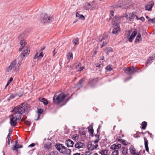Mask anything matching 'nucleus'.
I'll return each instance as SVG.
<instances>
[{"mask_svg": "<svg viewBox=\"0 0 155 155\" xmlns=\"http://www.w3.org/2000/svg\"><path fill=\"white\" fill-rule=\"evenodd\" d=\"M35 145V144L34 143H32L29 146V147H34Z\"/></svg>", "mask_w": 155, "mask_h": 155, "instance_id": "53", "label": "nucleus"}, {"mask_svg": "<svg viewBox=\"0 0 155 155\" xmlns=\"http://www.w3.org/2000/svg\"><path fill=\"white\" fill-rule=\"evenodd\" d=\"M50 147V144L49 143H45L44 145V147L45 148L48 149Z\"/></svg>", "mask_w": 155, "mask_h": 155, "instance_id": "37", "label": "nucleus"}, {"mask_svg": "<svg viewBox=\"0 0 155 155\" xmlns=\"http://www.w3.org/2000/svg\"><path fill=\"white\" fill-rule=\"evenodd\" d=\"M119 26V24L117 23L115 25H114L113 27V31H112L113 34H116L119 31H120Z\"/></svg>", "mask_w": 155, "mask_h": 155, "instance_id": "10", "label": "nucleus"}, {"mask_svg": "<svg viewBox=\"0 0 155 155\" xmlns=\"http://www.w3.org/2000/svg\"><path fill=\"white\" fill-rule=\"evenodd\" d=\"M24 36V34L22 35H20L18 37V38L19 40H20L21 38V37Z\"/></svg>", "mask_w": 155, "mask_h": 155, "instance_id": "55", "label": "nucleus"}, {"mask_svg": "<svg viewBox=\"0 0 155 155\" xmlns=\"http://www.w3.org/2000/svg\"><path fill=\"white\" fill-rule=\"evenodd\" d=\"M81 134L82 135H85L86 134L85 132L84 131H83L81 132Z\"/></svg>", "mask_w": 155, "mask_h": 155, "instance_id": "59", "label": "nucleus"}, {"mask_svg": "<svg viewBox=\"0 0 155 155\" xmlns=\"http://www.w3.org/2000/svg\"><path fill=\"white\" fill-rule=\"evenodd\" d=\"M84 146V143L80 142H78L76 143L74 145L75 147L78 149L83 148Z\"/></svg>", "mask_w": 155, "mask_h": 155, "instance_id": "18", "label": "nucleus"}, {"mask_svg": "<svg viewBox=\"0 0 155 155\" xmlns=\"http://www.w3.org/2000/svg\"><path fill=\"white\" fill-rule=\"evenodd\" d=\"M99 142V139L96 140L93 142L94 143H97Z\"/></svg>", "mask_w": 155, "mask_h": 155, "instance_id": "61", "label": "nucleus"}, {"mask_svg": "<svg viewBox=\"0 0 155 155\" xmlns=\"http://www.w3.org/2000/svg\"><path fill=\"white\" fill-rule=\"evenodd\" d=\"M30 52V50L28 48H26V49H25L23 51V52L21 53L20 55V57L22 58L23 57H26L29 54Z\"/></svg>", "mask_w": 155, "mask_h": 155, "instance_id": "14", "label": "nucleus"}, {"mask_svg": "<svg viewBox=\"0 0 155 155\" xmlns=\"http://www.w3.org/2000/svg\"><path fill=\"white\" fill-rule=\"evenodd\" d=\"M105 51L107 54H108V52H111L113 51V49L110 47H107L105 50Z\"/></svg>", "mask_w": 155, "mask_h": 155, "instance_id": "30", "label": "nucleus"}, {"mask_svg": "<svg viewBox=\"0 0 155 155\" xmlns=\"http://www.w3.org/2000/svg\"><path fill=\"white\" fill-rule=\"evenodd\" d=\"M43 112V109H38V115L35 116L37 118L35 119V120H38L39 119L41 114H42Z\"/></svg>", "mask_w": 155, "mask_h": 155, "instance_id": "20", "label": "nucleus"}, {"mask_svg": "<svg viewBox=\"0 0 155 155\" xmlns=\"http://www.w3.org/2000/svg\"><path fill=\"white\" fill-rule=\"evenodd\" d=\"M26 42L25 40H21L20 42V44L21 45V47L19 49V51H21L22 49L25 47Z\"/></svg>", "mask_w": 155, "mask_h": 155, "instance_id": "19", "label": "nucleus"}, {"mask_svg": "<svg viewBox=\"0 0 155 155\" xmlns=\"http://www.w3.org/2000/svg\"><path fill=\"white\" fill-rule=\"evenodd\" d=\"M84 79L82 78L81 79L77 84V86L78 87H81L83 84L84 81Z\"/></svg>", "mask_w": 155, "mask_h": 155, "instance_id": "23", "label": "nucleus"}, {"mask_svg": "<svg viewBox=\"0 0 155 155\" xmlns=\"http://www.w3.org/2000/svg\"><path fill=\"white\" fill-rule=\"evenodd\" d=\"M104 59H101V61L100 62L99 64L102 63V65H103V63L104 62H105V61H104Z\"/></svg>", "mask_w": 155, "mask_h": 155, "instance_id": "46", "label": "nucleus"}, {"mask_svg": "<svg viewBox=\"0 0 155 155\" xmlns=\"http://www.w3.org/2000/svg\"><path fill=\"white\" fill-rule=\"evenodd\" d=\"M121 143L125 145H127L128 144L127 142L126 141L124 140H123Z\"/></svg>", "mask_w": 155, "mask_h": 155, "instance_id": "43", "label": "nucleus"}, {"mask_svg": "<svg viewBox=\"0 0 155 155\" xmlns=\"http://www.w3.org/2000/svg\"><path fill=\"white\" fill-rule=\"evenodd\" d=\"M93 4L91 5V10H94L95 9H97L98 6L97 3H96L94 1Z\"/></svg>", "mask_w": 155, "mask_h": 155, "instance_id": "27", "label": "nucleus"}, {"mask_svg": "<svg viewBox=\"0 0 155 155\" xmlns=\"http://www.w3.org/2000/svg\"><path fill=\"white\" fill-rule=\"evenodd\" d=\"M73 54L72 52H69L67 54V58H72Z\"/></svg>", "mask_w": 155, "mask_h": 155, "instance_id": "35", "label": "nucleus"}, {"mask_svg": "<svg viewBox=\"0 0 155 155\" xmlns=\"http://www.w3.org/2000/svg\"><path fill=\"white\" fill-rule=\"evenodd\" d=\"M122 153L124 155H126L127 153V149L124 147H122Z\"/></svg>", "mask_w": 155, "mask_h": 155, "instance_id": "34", "label": "nucleus"}, {"mask_svg": "<svg viewBox=\"0 0 155 155\" xmlns=\"http://www.w3.org/2000/svg\"><path fill=\"white\" fill-rule=\"evenodd\" d=\"M129 150L130 153L132 155H140V151L139 152H136V149L132 145H131V147H130Z\"/></svg>", "mask_w": 155, "mask_h": 155, "instance_id": "9", "label": "nucleus"}, {"mask_svg": "<svg viewBox=\"0 0 155 155\" xmlns=\"http://www.w3.org/2000/svg\"><path fill=\"white\" fill-rule=\"evenodd\" d=\"M121 145L120 144H118L117 145L116 144H114L112 145L110 147V148L112 150H116V149H118L121 148Z\"/></svg>", "mask_w": 155, "mask_h": 155, "instance_id": "21", "label": "nucleus"}, {"mask_svg": "<svg viewBox=\"0 0 155 155\" xmlns=\"http://www.w3.org/2000/svg\"><path fill=\"white\" fill-rule=\"evenodd\" d=\"M97 147V144H95V145H94L92 143V142H89L88 143L87 148L89 150L92 151L96 148Z\"/></svg>", "mask_w": 155, "mask_h": 155, "instance_id": "12", "label": "nucleus"}, {"mask_svg": "<svg viewBox=\"0 0 155 155\" xmlns=\"http://www.w3.org/2000/svg\"><path fill=\"white\" fill-rule=\"evenodd\" d=\"M154 4V3L153 1H151L150 2L148 3L147 5H145V10L148 11H151Z\"/></svg>", "mask_w": 155, "mask_h": 155, "instance_id": "8", "label": "nucleus"}, {"mask_svg": "<svg viewBox=\"0 0 155 155\" xmlns=\"http://www.w3.org/2000/svg\"><path fill=\"white\" fill-rule=\"evenodd\" d=\"M137 34V31H134L131 34L130 36L128 38V40L130 42H132L135 37Z\"/></svg>", "mask_w": 155, "mask_h": 155, "instance_id": "16", "label": "nucleus"}, {"mask_svg": "<svg viewBox=\"0 0 155 155\" xmlns=\"http://www.w3.org/2000/svg\"><path fill=\"white\" fill-rule=\"evenodd\" d=\"M17 145H15V146H14V147L13 148V150H17V151L18 152V150H17L18 148L17 146Z\"/></svg>", "mask_w": 155, "mask_h": 155, "instance_id": "47", "label": "nucleus"}, {"mask_svg": "<svg viewBox=\"0 0 155 155\" xmlns=\"http://www.w3.org/2000/svg\"><path fill=\"white\" fill-rule=\"evenodd\" d=\"M12 80L13 78H11L8 81L10 83L12 81Z\"/></svg>", "mask_w": 155, "mask_h": 155, "instance_id": "64", "label": "nucleus"}, {"mask_svg": "<svg viewBox=\"0 0 155 155\" xmlns=\"http://www.w3.org/2000/svg\"><path fill=\"white\" fill-rule=\"evenodd\" d=\"M97 81V79H91L89 80L88 84L91 87H92L95 85Z\"/></svg>", "mask_w": 155, "mask_h": 155, "instance_id": "13", "label": "nucleus"}, {"mask_svg": "<svg viewBox=\"0 0 155 155\" xmlns=\"http://www.w3.org/2000/svg\"><path fill=\"white\" fill-rule=\"evenodd\" d=\"M39 101L43 103L45 105H46L48 104V102L47 100L44 98L40 97L39 98Z\"/></svg>", "mask_w": 155, "mask_h": 155, "instance_id": "24", "label": "nucleus"}, {"mask_svg": "<svg viewBox=\"0 0 155 155\" xmlns=\"http://www.w3.org/2000/svg\"><path fill=\"white\" fill-rule=\"evenodd\" d=\"M149 22L151 21L152 23H153L155 22V17L152 18L148 20Z\"/></svg>", "mask_w": 155, "mask_h": 155, "instance_id": "38", "label": "nucleus"}, {"mask_svg": "<svg viewBox=\"0 0 155 155\" xmlns=\"http://www.w3.org/2000/svg\"><path fill=\"white\" fill-rule=\"evenodd\" d=\"M106 69L107 71H110L112 69L110 66H108L106 67Z\"/></svg>", "mask_w": 155, "mask_h": 155, "instance_id": "44", "label": "nucleus"}, {"mask_svg": "<svg viewBox=\"0 0 155 155\" xmlns=\"http://www.w3.org/2000/svg\"><path fill=\"white\" fill-rule=\"evenodd\" d=\"M144 145L146 151L148 152L149 151V148L148 146V141L146 140V139L144 138Z\"/></svg>", "mask_w": 155, "mask_h": 155, "instance_id": "25", "label": "nucleus"}, {"mask_svg": "<svg viewBox=\"0 0 155 155\" xmlns=\"http://www.w3.org/2000/svg\"><path fill=\"white\" fill-rule=\"evenodd\" d=\"M107 38V36L106 35L103 36L101 39L100 40V41L101 42L103 40H106Z\"/></svg>", "mask_w": 155, "mask_h": 155, "instance_id": "40", "label": "nucleus"}, {"mask_svg": "<svg viewBox=\"0 0 155 155\" xmlns=\"http://www.w3.org/2000/svg\"><path fill=\"white\" fill-rule=\"evenodd\" d=\"M25 124L27 125L30 126L31 124V123L30 121H25Z\"/></svg>", "mask_w": 155, "mask_h": 155, "instance_id": "45", "label": "nucleus"}, {"mask_svg": "<svg viewBox=\"0 0 155 155\" xmlns=\"http://www.w3.org/2000/svg\"><path fill=\"white\" fill-rule=\"evenodd\" d=\"M107 44V42L105 41H103L102 45H101V48H102L103 47L105 46Z\"/></svg>", "mask_w": 155, "mask_h": 155, "instance_id": "41", "label": "nucleus"}, {"mask_svg": "<svg viewBox=\"0 0 155 155\" xmlns=\"http://www.w3.org/2000/svg\"><path fill=\"white\" fill-rule=\"evenodd\" d=\"M140 20H141L142 21H144L145 20V18L143 17H141L140 18Z\"/></svg>", "mask_w": 155, "mask_h": 155, "instance_id": "50", "label": "nucleus"}, {"mask_svg": "<svg viewBox=\"0 0 155 155\" xmlns=\"http://www.w3.org/2000/svg\"><path fill=\"white\" fill-rule=\"evenodd\" d=\"M155 57V54H153L152 56H150L148 58H153Z\"/></svg>", "mask_w": 155, "mask_h": 155, "instance_id": "63", "label": "nucleus"}, {"mask_svg": "<svg viewBox=\"0 0 155 155\" xmlns=\"http://www.w3.org/2000/svg\"><path fill=\"white\" fill-rule=\"evenodd\" d=\"M125 72L129 75L132 74L134 73L137 72V70L134 67H131L128 68H125L124 70Z\"/></svg>", "mask_w": 155, "mask_h": 155, "instance_id": "5", "label": "nucleus"}, {"mask_svg": "<svg viewBox=\"0 0 155 155\" xmlns=\"http://www.w3.org/2000/svg\"><path fill=\"white\" fill-rule=\"evenodd\" d=\"M108 151L107 150H100L99 151V153H101V155H106L107 154Z\"/></svg>", "mask_w": 155, "mask_h": 155, "instance_id": "28", "label": "nucleus"}, {"mask_svg": "<svg viewBox=\"0 0 155 155\" xmlns=\"http://www.w3.org/2000/svg\"><path fill=\"white\" fill-rule=\"evenodd\" d=\"M74 142L70 139H68L65 141V144L68 147H73Z\"/></svg>", "mask_w": 155, "mask_h": 155, "instance_id": "15", "label": "nucleus"}, {"mask_svg": "<svg viewBox=\"0 0 155 155\" xmlns=\"http://www.w3.org/2000/svg\"><path fill=\"white\" fill-rule=\"evenodd\" d=\"M17 146V147H18V148H22V146L21 145L18 144Z\"/></svg>", "mask_w": 155, "mask_h": 155, "instance_id": "62", "label": "nucleus"}, {"mask_svg": "<svg viewBox=\"0 0 155 155\" xmlns=\"http://www.w3.org/2000/svg\"><path fill=\"white\" fill-rule=\"evenodd\" d=\"M79 39L78 38H76L74 39L73 40V44L74 45H78L79 44Z\"/></svg>", "mask_w": 155, "mask_h": 155, "instance_id": "31", "label": "nucleus"}, {"mask_svg": "<svg viewBox=\"0 0 155 155\" xmlns=\"http://www.w3.org/2000/svg\"><path fill=\"white\" fill-rule=\"evenodd\" d=\"M29 109L30 105L29 104L22 103L19 106L15 107L11 112L13 113V115H15L18 120H20L21 118L22 114L27 112Z\"/></svg>", "mask_w": 155, "mask_h": 155, "instance_id": "1", "label": "nucleus"}, {"mask_svg": "<svg viewBox=\"0 0 155 155\" xmlns=\"http://www.w3.org/2000/svg\"><path fill=\"white\" fill-rule=\"evenodd\" d=\"M152 60V59H148L147 61V64H149L151 61Z\"/></svg>", "mask_w": 155, "mask_h": 155, "instance_id": "54", "label": "nucleus"}, {"mask_svg": "<svg viewBox=\"0 0 155 155\" xmlns=\"http://www.w3.org/2000/svg\"><path fill=\"white\" fill-rule=\"evenodd\" d=\"M130 31H128V33L127 34V38H129L130 37Z\"/></svg>", "mask_w": 155, "mask_h": 155, "instance_id": "57", "label": "nucleus"}, {"mask_svg": "<svg viewBox=\"0 0 155 155\" xmlns=\"http://www.w3.org/2000/svg\"><path fill=\"white\" fill-rule=\"evenodd\" d=\"M12 117L10 120V124L12 126H15L17 124V120H18L13 114H11L10 116Z\"/></svg>", "mask_w": 155, "mask_h": 155, "instance_id": "7", "label": "nucleus"}, {"mask_svg": "<svg viewBox=\"0 0 155 155\" xmlns=\"http://www.w3.org/2000/svg\"><path fill=\"white\" fill-rule=\"evenodd\" d=\"M55 147L61 153H66L68 155H70L71 152V150L67 149L62 144H58L55 145Z\"/></svg>", "mask_w": 155, "mask_h": 155, "instance_id": "3", "label": "nucleus"}, {"mask_svg": "<svg viewBox=\"0 0 155 155\" xmlns=\"http://www.w3.org/2000/svg\"><path fill=\"white\" fill-rule=\"evenodd\" d=\"M66 97V96L61 91L58 92L56 93L54 96L53 102L55 104H60L64 100Z\"/></svg>", "mask_w": 155, "mask_h": 155, "instance_id": "2", "label": "nucleus"}, {"mask_svg": "<svg viewBox=\"0 0 155 155\" xmlns=\"http://www.w3.org/2000/svg\"><path fill=\"white\" fill-rule=\"evenodd\" d=\"M142 38H141V35L140 33L138 34L137 36L135 39L134 43L136 44L138 42H139L140 41H142Z\"/></svg>", "mask_w": 155, "mask_h": 155, "instance_id": "22", "label": "nucleus"}, {"mask_svg": "<svg viewBox=\"0 0 155 155\" xmlns=\"http://www.w3.org/2000/svg\"><path fill=\"white\" fill-rule=\"evenodd\" d=\"M91 153L89 151H87L85 153L86 155H90Z\"/></svg>", "mask_w": 155, "mask_h": 155, "instance_id": "52", "label": "nucleus"}, {"mask_svg": "<svg viewBox=\"0 0 155 155\" xmlns=\"http://www.w3.org/2000/svg\"><path fill=\"white\" fill-rule=\"evenodd\" d=\"M95 65L96 66V67H102L104 66L103 65H102V63L99 64V63L96 64Z\"/></svg>", "mask_w": 155, "mask_h": 155, "instance_id": "39", "label": "nucleus"}, {"mask_svg": "<svg viewBox=\"0 0 155 155\" xmlns=\"http://www.w3.org/2000/svg\"><path fill=\"white\" fill-rule=\"evenodd\" d=\"M7 138H8V144L9 145H10V141L11 140V137H10L9 136H7Z\"/></svg>", "mask_w": 155, "mask_h": 155, "instance_id": "42", "label": "nucleus"}, {"mask_svg": "<svg viewBox=\"0 0 155 155\" xmlns=\"http://www.w3.org/2000/svg\"><path fill=\"white\" fill-rule=\"evenodd\" d=\"M54 20V18L50 17L45 14H43L41 15V21L42 23H49Z\"/></svg>", "mask_w": 155, "mask_h": 155, "instance_id": "4", "label": "nucleus"}, {"mask_svg": "<svg viewBox=\"0 0 155 155\" xmlns=\"http://www.w3.org/2000/svg\"><path fill=\"white\" fill-rule=\"evenodd\" d=\"M16 60L15 59L12 62V63H11L7 69L6 71L8 72H9L10 71H11L12 69H15L16 68Z\"/></svg>", "mask_w": 155, "mask_h": 155, "instance_id": "6", "label": "nucleus"}, {"mask_svg": "<svg viewBox=\"0 0 155 155\" xmlns=\"http://www.w3.org/2000/svg\"><path fill=\"white\" fill-rule=\"evenodd\" d=\"M88 132L90 134H92V136L93 137V133H94V130L92 126H89L88 127Z\"/></svg>", "mask_w": 155, "mask_h": 155, "instance_id": "29", "label": "nucleus"}, {"mask_svg": "<svg viewBox=\"0 0 155 155\" xmlns=\"http://www.w3.org/2000/svg\"><path fill=\"white\" fill-rule=\"evenodd\" d=\"M130 17L129 18V21H132V19H133L136 16L135 15H134V13H132L130 15Z\"/></svg>", "mask_w": 155, "mask_h": 155, "instance_id": "33", "label": "nucleus"}, {"mask_svg": "<svg viewBox=\"0 0 155 155\" xmlns=\"http://www.w3.org/2000/svg\"><path fill=\"white\" fill-rule=\"evenodd\" d=\"M123 140H122L121 138H119L117 139L118 141L119 142H120L121 143Z\"/></svg>", "mask_w": 155, "mask_h": 155, "instance_id": "60", "label": "nucleus"}, {"mask_svg": "<svg viewBox=\"0 0 155 155\" xmlns=\"http://www.w3.org/2000/svg\"><path fill=\"white\" fill-rule=\"evenodd\" d=\"M52 53H53V56L54 57H55L54 56L55 54L57 53V52L55 51V49H54V50L52 51Z\"/></svg>", "mask_w": 155, "mask_h": 155, "instance_id": "48", "label": "nucleus"}, {"mask_svg": "<svg viewBox=\"0 0 155 155\" xmlns=\"http://www.w3.org/2000/svg\"><path fill=\"white\" fill-rule=\"evenodd\" d=\"M114 11L113 10H112L110 12V14L112 16H114Z\"/></svg>", "mask_w": 155, "mask_h": 155, "instance_id": "56", "label": "nucleus"}, {"mask_svg": "<svg viewBox=\"0 0 155 155\" xmlns=\"http://www.w3.org/2000/svg\"><path fill=\"white\" fill-rule=\"evenodd\" d=\"M45 47L43 46L42 47L39 51V53L37 52L36 53L33 58H38V57L42 58L43 57V54L42 51L45 49Z\"/></svg>", "mask_w": 155, "mask_h": 155, "instance_id": "11", "label": "nucleus"}, {"mask_svg": "<svg viewBox=\"0 0 155 155\" xmlns=\"http://www.w3.org/2000/svg\"><path fill=\"white\" fill-rule=\"evenodd\" d=\"M94 3V1H93L89 3H85L84 5V9L86 10H88L89 9H91V5L92 4H93Z\"/></svg>", "mask_w": 155, "mask_h": 155, "instance_id": "17", "label": "nucleus"}, {"mask_svg": "<svg viewBox=\"0 0 155 155\" xmlns=\"http://www.w3.org/2000/svg\"><path fill=\"white\" fill-rule=\"evenodd\" d=\"M97 51H94V52H93V54L92 55V57H94V55L95 54H96L97 53Z\"/></svg>", "mask_w": 155, "mask_h": 155, "instance_id": "58", "label": "nucleus"}, {"mask_svg": "<svg viewBox=\"0 0 155 155\" xmlns=\"http://www.w3.org/2000/svg\"><path fill=\"white\" fill-rule=\"evenodd\" d=\"M141 125L142 126V128L143 130H145L147 125V122L143 121Z\"/></svg>", "mask_w": 155, "mask_h": 155, "instance_id": "32", "label": "nucleus"}, {"mask_svg": "<svg viewBox=\"0 0 155 155\" xmlns=\"http://www.w3.org/2000/svg\"><path fill=\"white\" fill-rule=\"evenodd\" d=\"M12 130H11V129H9V134H8V136H10V135H11L12 134Z\"/></svg>", "mask_w": 155, "mask_h": 155, "instance_id": "49", "label": "nucleus"}, {"mask_svg": "<svg viewBox=\"0 0 155 155\" xmlns=\"http://www.w3.org/2000/svg\"><path fill=\"white\" fill-rule=\"evenodd\" d=\"M112 155H118V151L117 150H115L111 154Z\"/></svg>", "mask_w": 155, "mask_h": 155, "instance_id": "36", "label": "nucleus"}, {"mask_svg": "<svg viewBox=\"0 0 155 155\" xmlns=\"http://www.w3.org/2000/svg\"><path fill=\"white\" fill-rule=\"evenodd\" d=\"M76 16L77 17H78L82 20L85 19V17L83 15L80 14L78 12H77L76 14Z\"/></svg>", "mask_w": 155, "mask_h": 155, "instance_id": "26", "label": "nucleus"}, {"mask_svg": "<svg viewBox=\"0 0 155 155\" xmlns=\"http://www.w3.org/2000/svg\"><path fill=\"white\" fill-rule=\"evenodd\" d=\"M116 19H115L114 20V21L115 22H116L117 21L116 20V19H117V20H119L120 19V17H117Z\"/></svg>", "mask_w": 155, "mask_h": 155, "instance_id": "51", "label": "nucleus"}]
</instances>
